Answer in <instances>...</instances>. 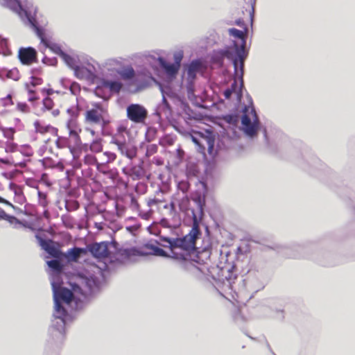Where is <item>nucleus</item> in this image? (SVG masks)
I'll return each instance as SVG.
<instances>
[{"label": "nucleus", "instance_id": "64", "mask_svg": "<svg viewBox=\"0 0 355 355\" xmlns=\"http://www.w3.org/2000/svg\"><path fill=\"white\" fill-rule=\"evenodd\" d=\"M131 205L135 207H139V203L135 197L131 198Z\"/></svg>", "mask_w": 355, "mask_h": 355}, {"label": "nucleus", "instance_id": "54", "mask_svg": "<svg viewBox=\"0 0 355 355\" xmlns=\"http://www.w3.org/2000/svg\"><path fill=\"white\" fill-rule=\"evenodd\" d=\"M148 82L147 80H144L140 83L137 86V91H141L148 87Z\"/></svg>", "mask_w": 355, "mask_h": 355}, {"label": "nucleus", "instance_id": "62", "mask_svg": "<svg viewBox=\"0 0 355 355\" xmlns=\"http://www.w3.org/2000/svg\"><path fill=\"white\" fill-rule=\"evenodd\" d=\"M160 224L164 227H168L170 226L168 220L165 218L161 219Z\"/></svg>", "mask_w": 355, "mask_h": 355}, {"label": "nucleus", "instance_id": "3", "mask_svg": "<svg viewBox=\"0 0 355 355\" xmlns=\"http://www.w3.org/2000/svg\"><path fill=\"white\" fill-rule=\"evenodd\" d=\"M0 3L17 12L21 19L33 29L44 46L59 55L68 67H72L73 57L64 52L59 44L51 43L45 38L44 29L38 26L35 16L31 11L24 8L19 0H0Z\"/></svg>", "mask_w": 355, "mask_h": 355}, {"label": "nucleus", "instance_id": "58", "mask_svg": "<svg viewBox=\"0 0 355 355\" xmlns=\"http://www.w3.org/2000/svg\"><path fill=\"white\" fill-rule=\"evenodd\" d=\"M235 23L237 26L244 28L245 31H248V28L245 26V24L243 19H238L236 20Z\"/></svg>", "mask_w": 355, "mask_h": 355}, {"label": "nucleus", "instance_id": "44", "mask_svg": "<svg viewBox=\"0 0 355 355\" xmlns=\"http://www.w3.org/2000/svg\"><path fill=\"white\" fill-rule=\"evenodd\" d=\"M67 113L71 116V118L76 119L79 114V109L78 107H70L67 110Z\"/></svg>", "mask_w": 355, "mask_h": 355}, {"label": "nucleus", "instance_id": "32", "mask_svg": "<svg viewBox=\"0 0 355 355\" xmlns=\"http://www.w3.org/2000/svg\"><path fill=\"white\" fill-rule=\"evenodd\" d=\"M34 126L35 128V131L37 132H40L41 134H44V133L49 132L51 128H52V126L50 125H48L46 126L41 125L39 121H35L34 122Z\"/></svg>", "mask_w": 355, "mask_h": 355}, {"label": "nucleus", "instance_id": "19", "mask_svg": "<svg viewBox=\"0 0 355 355\" xmlns=\"http://www.w3.org/2000/svg\"><path fill=\"white\" fill-rule=\"evenodd\" d=\"M140 73H143L147 78H149L150 79L153 78L151 73L150 71H146V70H142V71H138L137 74H136L135 71L134 70V69L132 67H128L119 72L121 77L123 80H134L135 82L138 81L139 75Z\"/></svg>", "mask_w": 355, "mask_h": 355}, {"label": "nucleus", "instance_id": "31", "mask_svg": "<svg viewBox=\"0 0 355 355\" xmlns=\"http://www.w3.org/2000/svg\"><path fill=\"white\" fill-rule=\"evenodd\" d=\"M157 133V130L155 128L148 127L145 134L146 140L148 142L153 141L155 138Z\"/></svg>", "mask_w": 355, "mask_h": 355}, {"label": "nucleus", "instance_id": "20", "mask_svg": "<svg viewBox=\"0 0 355 355\" xmlns=\"http://www.w3.org/2000/svg\"><path fill=\"white\" fill-rule=\"evenodd\" d=\"M122 87L123 85L119 80L100 78L97 84L96 89L107 88L112 92L119 93L121 90Z\"/></svg>", "mask_w": 355, "mask_h": 355}, {"label": "nucleus", "instance_id": "48", "mask_svg": "<svg viewBox=\"0 0 355 355\" xmlns=\"http://www.w3.org/2000/svg\"><path fill=\"white\" fill-rule=\"evenodd\" d=\"M37 194H38L40 204L42 206L45 207L47 205L46 195L40 191H38Z\"/></svg>", "mask_w": 355, "mask_h": 355}, {"label": "nucleus", "instance_id": "40", "mask_svg": "<svg viewBox=\"0 0 355 355\" xmlns=\"http://www.w3.org/2000/svg\"><path fill=\"white\" fill-rule=\"evenodd\" d=\"M43 107L45 110H50L53 107V101L49 97H46L43 99Z\"/></svg>", "mask_w": 355, "mask_h": 355}, {"label": "nucleus", "instance_id": "24", "mask_svg": "<svg viewBox=\"0 0 355 355\" xmlns=\"http://www.w3.org/2000/svg\"><path fill=\"white\" fill-rule=\"evenodd\" d=\"M253 279L250 277L247 279H243L241 277L237 280L238 282V290L239 292H244L245 291H254L257 292L260 288H262L263 286L262 285H259L258 286H253Z\"/></svg>", "mask_w": 355, "mask_h": 355}, {"label": "nucleus", "instance_id": "22", "mask_svg": "<svg viewBox=\"0 0 355 355\" xmlns=\"http://www.w3.org/2000/svg\"><path fill=\"white\" fill-rule=\"evenodd\" d=\"M112 143L116 144L121 153L130 159H132L136 157L137 150L136 147L130 146L125 143L121 142L116 139L113 140Z\"/></svg>", "mask_w": 355, "mask_h": 355}, {"label": "nucleus", "instance_id": "55", "mask_svg": "<svg viewBox=\"0 0 355 355\" xmlns=\"http://www.w3.org/2000/svg\"><path fill=\"white\" fill-rule=\"evenodd\" d=\"M76 119H73V118H70L68 121H67V128H75L76 127Z\"/></svg>", "mask_w": 355, "mask_h": 355}, {"label": "nucleus", "instance_id": "38", "mask_svg": "<svg viewBox=\"0 0 355 355\" xmlns=\"http://www.w3.org/2000/svg\"><path fill=\"white\" fill-rule=\"evenodd\" d=\"M90 149L92 151L98 153L102 150V145L99 140L94 141L90 146Z\"/></svg>", "mask_w": 355, "mask_h": 355}, {"label": "nucleus", "instance_id": "13", "mask_svg": "<svg viewBox=\"0 0 355 355\" xmlns=\"http://www.w3.org/2000/svg\"><path fill=\"white\" fill-rule=\"evenodd\" d=\"M159 89L162 94V103L157 105L155 114L159 118L162 115H164L167 118L171 114V107L169 103L166 99V96L171 97L173 95V93L171 91L170 88H166L167 91H166L162 85H159Z\"/></svg>", "mask_w": 355, "mask_h": 355}, {"label": "nucleus", "instance_id": "26", "mask_svg": "<svg viewBox=\"0 0 355 355\" xmlns=\"http://www.w3.org/2000/svg\"><path fill=\"white\" fill-rule=\"evenodd\" d=\"M119 254L124 257L125 259H129L132 256H140V257H146L147 255L150 254V252H146L144 250H139L137 248H126L119 250Z\"/></svg>", "mask_w": 355, "mask_h": 355}, {"label": "nucleus", "instance_id": "1", "mask_svg": "<svg viewBox=\"0 0 355 355\" xmlns=\"http://www.w3.org/2000/svg\"><path fill=\"white\" fill-rule=\"evenodd\" d=\"M97 273L89 270H84L78 273V283L71 284V288L62 286V281L51 280L55 311L51 325L49 329L51 336V345L55 350L59 347L64 338L65 326L71 321V316L68 313L63 304L75 310L83 308V301L76 295H80L85 300L87 295L93 296L100 293L101 290V282Z\"/></svg>", "mask_w": 355, "mask_h": 355}, {"label": "nucleus", "instance_id": "23", "mask_svg": "<svg viewBox=\"0 0 355 355\" xmlns=\"http://www.w3.org/2000/svg\"><path fill=\"white\" fill-rule=\"evenodd\" d=\"M229 34L239 40H241V43L239 44L236 41L232 42V45L231 47H242L243 50L245 49L246 42H247V36L243 34V31L239 30L235 28H231L228 30Z\"/></svg>", "mask_w": 355, "mask_h": 355}, {"label": "nucleus", "instance_id": "47", "mask_svg": "<svg viewBox=\"0 0 355 355\" xmlns=\"http://www.w3.org/2000/svg\"><path fill=\"white\" fill-rule=\"evenodd\" d=\"M190 185L188 182H181L178 184V189L181 190L184 193L188 192Z\"/></svg>", "mask_w": 355, "mask_h": 355}, {"label": "nucleus", "instance_id": "36", "mask_svg": "<svg viewBox=\"0 0 355 355\" xmlns=\"http://www.w3.org/2000/svg\"><path fill=\"white\" fill-rule=\"evenodd\" d=\"M183 57H184V53H183L182 51H179L175 52L173 53L174 62L173 63L180 68L181 62L182 60Z\"/></svg>", "mask_w": 355, "mask_h": 355}, {"label": "nucleus", "instance_id": "29", "mask_svg": "<svg viewBox=\"0 0 355 355\" xmlns=\"http://www.w3.org/2000/svg\"><path fill=\"white\" fill-rule=\"evenodd\" d=\"M159 239L161 241L166 243L162 244L163 247L170 248L171 252L173 251V250H174L175 238H171V237H168V236H161L159 237Z\"/></svg>", "mask_w": 355, "mask_h": 355}, {"label": "nucleus", "instance_id": "7", "mask_svg": "<svg viewBox=\"0 0 355 355\" xmlns=\"http://www.w3.org/2000/svg\"><path fill=\"white\" fill-rule=\"evenodd\" d=\"M35 238L37 240L40 246L44 250L49 257L51 258H62V254L60 245L58 243L51 239H43L40 234H35Z\"/></svg>", "mask_w": 355, "mask_h": 355}, {"label": "nucleus", "instance_id": "59", "mask_svg": "<svg viewBox=\"0 0 355 355\" xmlns=\"http://www.w3.org/2000/svg\"><path fill=\"white\" fill-rule=\"evenodd\" d=\"M119 62L115 59H110L106 62V65L115 66L119 64Z\"/></svg>", "mask_w": 355, "mask_h": 355}, {"label": "nucleus", "instance_id": "43", "mask_svg": "<svg viewBox=\"0 0 355 355\" xmlns=\"http://www.w3.org/2000/svg\"><path fill=\"white\" fill-rule=\"evenodd\" d=\"M26 89L28 94L30 95L28 98V101L31 102H33L37 99V97L35 95V91L29 88V85L28 83L25 84Z\"/></svg>", "mask_w": 355, "mask_h": 355}, {"label": "nucleus", "instance_id": "27", "mask_svg": "<svg viewBox=\"0 0 355 355\" xmlns=\"http://www.w3.org/2000/svg\"><path fill=\"white\" fill-rule=\"evenodd\" d=\"M144 247L146 249L152 250V252H150V255L172 259L171 255H170L166 251L158 246L153 245V243H146L144 245Z\"/></svg>", "mask_w": 355, "mask_h": 355}, {"label": "nucleus", "instance_id": "9", "mask_svg": "<svg viewBox=\"0 0 355 355\" xmlns=\"http://www.w3.org/2000/svg\"><path fill=\"white\" fill-rule=\"evenodd\" d=\"M127 116L134 123H143L147 117V110L140 104L132 103L127 107Z\"/></svg>", "mask_w": 355, "mask_h": 355}, {"label": "nucleus", "instance_id": "46", "mask_svg": "<svg viewBox=\"0 0 355 355\" xmlns=\"http://www.w3.org/2000/svg\"><path fill=\"white\" fill-rule=\"evenodd\" d=\"M68 130H69V134L71 137H73L75 138V140H76V143H78L80 141V138L78 135V132L76 130L75 128H67Z\"/></svg>", "mask_w": 355, "mask_h": 355}, {"label": "nucleus", "instance_id": "14", "mask_svg": "<svg viewBox=\"0 0 355 355\" xmlns=\"http://www.w3.org/2000/svg\"><path fill=\"white\" fill-rule=\"evenodd\" d=\"M18 58L24 65L37 62V51L32 46L21 47L18 51Z\"/></svg>", "mask_w": 355, "mask_h": 355}, {"label": "nucleus", "instance_id": "56", "mask_svg": "<svg viewBox=\"0 0 355 355\" xmlns=\"http://www.w3.org/2000/svg\"><path fill=\"white\" fill-rule=\"evenodd\" d=\"M233 93L234 92H232V89L227 88L226 89L224 90L223 95L226 99L229 100L231 98Z\"/></svg>", "mask_w": 355, "mask_h": 355}, {"label": "nucleus", "instance_id": "5", "mask_svg": "<svg viewBox=\"0 0 355 355\" xmlns=\"http://www.w3.org/2000/svg\"><path fill=\"white\" fill-rule=\"evenodd\" d=\"M248 55V50H243L242 47L225 46L223 49L214 51L211 61L213 63L221 66L223 64L224 58H226L232 62L234 69H235L240 65L245 64Z\"/></svg>", "mask_w": 355, "mask_h": 355}, {"label": "nucleus", "instance_id": "18", "mask_svg": "<svg viewBox=\"0 0 355 355\" xmlns=\"http://www.w3.org/2000/svg\"><path fill=\"white\" fill-rule=\"evenodd\" d=\"M60 258H53L46 261V264L52 272L51 280H62L61 275L63 271L64 266L60 259Z\"/></svg>", "mask_w": 355, "mask_h": 355}, {"label": "nucleus", "instance_id": "11", "mask_svg": "<svg viewBox=\"0 0 355 355\" xmlns=\"http://www.w3.org/2000/svg\"><path fill=\"white\" fill-rule=\"evenodd\" d=\"M159 89L162 94V103L157 105L155 114L159 118L162 115H164L167 118L171 114V107L169 103L166 99V96L171 97L173 95V93L171 91L170 88H166L167 91H166L162 85H159Z\"/></svg>", "mask_w": 355, "mask_h": 355}, {"label": "nucleus", "instance_id": "42", "mask_svg": "<svg viewBox=\"0 0 355 355\" xmlns=\"http://www.w3.org/2000/svg\"><path fill=\"white\" fill-rule=\"evenodd\" d=\"M225 121L231 124H236L239 121V117L235 114H228L225 116Z\"/></svg>", "mask_w": 355, "mask_h": 355}, {"label": "nucleus", "instance_id": "50", "mask_svg": "<svg viewBox=\"0 0 355 355\" xmlns=\"http://www.w3.org/2000/svg\"><path fill=\"white\" fill-rule=\"evenodd\" d=\"M31 85L33 87H35V86L41 85L42 83V79L40 78H37L34 76H31Z\"/></svg>", "mask_w": 355, "mask_h": 355}, {"label": "nucleus", "instance_id": "4", "mask_svg": "<svg viewBox=\"0 0 355 355\" xmlns=\"http://www.w3.org/2000/svg\"><path fill=\"white\" fill-rule=\"evenodd\" d=\"M250 104L252 105V98H250ZM242 112L241 129L244 134L250 138H254L257 135L258 131L261 130L263 134L265 143L268 146L269 139L266 128L261 126L259 117L256 112L254 107L252 105L250 107L248 105H245Z\"/></svg>", "mask_w": 355, "mask_h": 355}, {"label": "nucleus", "instance_id": "51", "mask_svg": "<svg viewBox=\"0 0 355 355\" xmlns=\"http://www.w3.org/2000/svg\"><path fill=\"white\" fill-rule=\"evenodd\" d=\"M17 149V144L14 143H8L6 147V153H12L15 152Z\"/></svg>", "mask_w": 355, "mask_h": 355}, {"label": "nucleus", "instance_id": "15", "mask_svg": "<svg viewBox=\"0 0 355 355\" xmlns=\"http://www.w3.org/2000/svg\"><path fill=\"white\" fill-rule=\"evenodd\" d=\"M74 71L75 76L80 80H87L90 81L92 83H94L96 80L98 78L97 76L93 73L90 69L85 67L78 66L76 64V60L73 58V65L69 67Z\"/></svg>", "mask_w": 355, "mask_h": 355}, {"label": "nucleus", "instance_id": "63", "mask_svg": "<svg viewBox=\"0 0 355 355\" xmlns=\"http://www.w3.org/2000/svg\"><path fill=\"white\" fill-rule=\"evenodd\" d=\"M225 278L227 279V281L229 282V284H230L232 288H236V282H232V279L230 277V276L229 277H225Z\"/></svg>", "mask_w": 355, "mask_h": 355}, {"label": "nucleus", "instance_id": "17", "mask_svg": "<svg viewBox=\"0 0 355 355\" xmlns=\"http://www.w3.org/2000/svg\"><path fill=\"white\" fill-rule=\"evenodd\" d=\"M159 64L168 78L173 80L176 78L180 67L173 63L168 62L164 58L158 57Z\"/></svg>", "mask_w": 355, "mask_h": 355}, {"label": "nucleus", "instance_id": "30", "mask_svg": "<svg viewBox=\"0 0 355 355\" xmlns=\"http://www.w3.org/2000/svg\"><path fill=\"white\" fill-rule=\"evenodd\" d=\"M0 220H5L8 221L10 223H12L16 222L19 223V219H17L15 216H11L5 212L3 209L0 207Z\"/></svg>", "mask_w": 355, "mask_h": 355}, {"label": "nucleus", "instance_id": "39", "mask_svg": "<svg viewBox=\"0 0 355 355\" xmlns=\"http://www.w3.org/2000/svg\"><path fill=\"white\" fill-rule=\"evenodd\" d=\"M164 208L168 209L169 215L171 216L174 217L176 215L175 205L174 202H171L170 204L165 205Z\"/></svg>", "mask_w": 355, "mask_h": 355}, {"label": "nucleus", "instance_id": "8", "mask_svg": "<svg viewBox=\"0 0 355 355\" xmlns=\"http://www.w3.org/2000/svg\"><path fill=\"white\" fill-rule=\"evenodd\" d=\"M244 65H240L238 67L234 69V81L231 84L229 89H232V92L236 94V99L239 102H241L243 98V93L244 89Z\"/></svg>", "mask_w": 355, "mask_h": 355}, {"label": "nucleus", "instance_id": "37", "mask_svg": "<svg viewBox=\"0 0 355 355\" xmlns=\"http://www.w3.org/2000/svg\"><path fill=\"white\" fill-rule=\"evenodd\" d=\"M1 131L3 132V136L9 139L12 140L14 138L15 129L13 128H1Z\"/></svg>", "mask_w": 355, "mask_h": 355}, {"label": "nucleus", "instance_id": "57", "mask_svg": "<svg viewBox=\"0 0 355 355\" xmlns=\"http://www.w3.org/2000/svg\"><path fill=\"white\" fill-rule=\"evenodd\" d=\"M105 155L107 157V162L114 161L116 159V155L111 152H105Z\"/></svg>", "mask_w": 355, "mask_h": 355}, {"label": "nucleus", "instance_id": "60", "mask_svg": "<svg viewBox=\"0 0 355 355\" xmlns=\"http://www.w3.org/2000/svg\"><path fill=\"white\" fill-rule=\"evenodd\" d=\"M150 215H151V212L150 211H146V212H144V213H140L139 214V216L143 218V219H145V220H147L150 217Z\"/></svg>", "mask_w": 355, "mask_h": 355}, {"label": "nucleus", "instance_id": "21", "mask_svg": "<svg viewBox=\"0 0 355 355\" xmlns=\"http://www.w3.org/2000/svg\"><path fill=\"white\" fill-rule=\"evenodd\" d=\"M202 67V61L200 59L193 60L190 63L184 65V70L187 72V78L196 80V75Z\"/></svg>", "mask_w": 355, "mask_h": 355}, {"label": "nucleus", "instance_id": "2", "mask_svg": "<svg viewBox=\"0 0 355 355\" xmlns=\"http://www.w3.org/2000/svg\"><path fill=\"white\" fill-rule=\"evenodd\" d=\"M197 205L198 214H197L194 210L191 211L193 216V226L190 232L185 236L180 238H175L174 250L172 251L171 257L173 259L180 262V267L187 270H199L194 264L195 262L199 261L192 258L193 256L200 259V252L196 248V241L201 236V230L199 227V222L204 216V207L205 202L200 197L195 199ZM200 255H205V258L210 256L209 250H204Z\"/></svg>", "mask_w": 355, "mask_h": 355}, {"label": "nucleus", "instance_id": "45", "mask_svg": "<svg viewBox=\"0 0 355 355\" xmlns=\"http://www.w3.org/2000/svg\"><path fill=\"white\" fill-rule=\"evenodd\" d=\"M182 108L184 111V112L189 116V118L192 117L193 110L190 107L188 103H182Z\"/></svg>", "mask_w": 355, "mask_h": 355}, {"label": "nucleus", "instance_id": "28", "mask_svg": "<svg viewBox=\"0 0 355 355\" xmlns=\"http://www.w3.org/2000/svg\"><path fill=\"white\" fill-rule=\"evenodd\" d=\"M85 250L82 248L73 247L70 248L64 257H66L68 261L77 262L82 253H84Z\"/></svg>", "mask_w": 355, "mask_h": 355}, {"label": "nucleus", "instance_id": "33", "mask_svg": "<svg viewBox=\"0 0 355 355\" xmlns=\"http://www.w3.org/2000/svg\"><path fill=\"white\" fill-rule=\"evenodd\" d=\"M80 207V205L78 201L71 200H66L65 202V208L68 211H72L77 210Z\"/></svg>", "mask_w": 355, "mask_h": 355}, {"label": "nucleus", "instance_id": "53", "mask_svg": "<svg viewBox=\"0 0 355 355\" xmlns=\"http://www.w3.org/2000/svg\"><path fill=\"white\" fill-rule=\"evenodd\" d=\"M80 90V86L76 83H73L70 87V91L73 94H76L77 92H79Z\"/></svg>", "mask_w": 355, "mask_h": 355}, {"label": "nucleus", "instance_id": "52", "mask_svg": "<svg viewBox=\"0 0 355 355\" xmlns=\"http://www.w3.org/2000/svg\"><path fill=\"white\" fill-rule=\"evenodd\" d=\"M17 109L22 112L26 113L28 112V106L26 103H18Z\"/></svg>", "mask_w": 355, "mask_h": 355}, {"label": "nucleus", "instance_id": "6", "mask_svg": "<svg viewBox=\"0 0 355 355\" xmlns=\"http://www.w3.org/2000/svg\"><path fill=\"white\" fill-rule=\"evenodd\" d=\"M191 141L196 145L197 151L202 154L203 156L206 155V147L207 146L208 153L211 156H214L216 152H214V144H215V135L209 130H207L205 134H200L195 132L190 135Z\"/></svg>", "mask_w": 355, "mask_h": 355}, {"label": "nucleus", "instance_id": "61", "mask_svg": "<svg viewBox=\"0 0 355 355\" xmlns=\"http://www.w3.org/2000/svg\"><path fill=\"white\" fill-rule=\"evenodd\" d=\"M15 187V189L14 192H15V194L16 196H21V195H22L23 192L21 191V188L17 187V186L15 184H10V187Z\"/></svg>", "mask_w": 355, "mask_h": 355}, {"label": "nucleus", "instance_id": "16", "mask_svg": "<svg viewBox=\"0 0 355 355\" xmlns=\"http://www.w3.org/2000/svg\"><path fill=\"white\" fill-rule=\"evenodd\" d=\"M109 244L108 241L96 243L89 245L87 248L94 258L105 259L110 257Z\"/></svg>", "mask_w": 355, "mask_h": 355}, {"label": "nucleus", "instance_id": "35", "mask_svg": "<svg viewBox=\"0 0 355 355\" xmlns=\"http://www.w3.org/2000/svg\"><path fill=\"white\" fill-rule=\"evenodd\" d=\"M6 76L8 78L12 79L14 80H18L19 79V71L16 68L8 70L6 72Z\"/></svg>", "mask_w": 355, "mask_h": 355}, {"label": "nucleus", "instance_id": "12", "mask_svg": "<svg viewBox=\"0 0 355 355\" xmlns=\"http://www.w3.org/2000/svg\"><path fill=\"white\" fill-rule=\"evenodd\" d=\"M159 89L162 94V103L157 105L155 114L159 118L162 115H164L167 118L171 114V107L169 103L166 99V96L171 97L173 95V93L171 91L170 88H166L167 91H166L162 85H159Z\"/></svg>", "mask_w": 355, "mask_h": 355}, {"label": "nucleus", "instance_id": "25", "mask_svg": "<svg viewBox=\"0 0 355 355\" xmlns=\"http://www.w3.org/2000/svg\"><path fill=\"white\" fill-rule=\"evenodd\" d=\"M126 174L130 176L134 181L141 180L146 175V170L143 166V163L141 162L139 165L132 166L128 169Z\"/></svg>", "mask_w": 355, "mask_h": 355}, {"label": "nucleus", "instance_id": "34", "mask_svg": "<svg viewBox=\"0 0 355 355\" xmlns=\"http://www.w3.org/2000/svg\"><path fill=\"white\" fill-rule=\"evenodd\" d=\"M194 81L195 80H191L190 79L187 78L186 88L187 92V96L189 98H191L192 96H194Z\"/></svg>", "mask_w": 355, "mask_h": 355}, {"label": "nucleus", "instance_id": "49", "mask_svg": "<svg viewBox=\"0 0 355 355\" xmlns=\"http://www.w3.org/2000/svg\"><path fill=\"white\" fill-rule=\"evenodd\" d=\"M157 150V146L156 144H151L148 146L146 154L148 155H151L155 153Z\"/></svg>", "mask_w": 355, "mask_h": 355}, {"label": "nucleus", "instance_id": "41", "mask_svg": "<svg viewBox=\"0 0 355 355\" xmlns=\"http://www.w3.org/2000/svg\"><path fill=\"white\" fill-rule=\"evenodd\" d=\"M42 62L46 64L56 66L58 63V60L56 58H47L46 56H44L42 59Z\"/></svg>", "mask_w": 355, "mask_h": 355}, {"label": "nucleus", "instance_id": "10", "mask_svg": "<svg viewBox=\"0 0 355 355\" xmlns=\"http://www.w3.org/2000/svg\"><path fill=\"white\" fill-rule=\"evenodd\" d=\"M105 110L99 104H95L92 109L85 112V121L87 123L92 124H101L102 127L106 125V121L103 118Z\"/></svg>", "mask_w": 355, "mask_h": 355}]
</instances>
